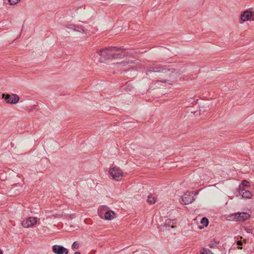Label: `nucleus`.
<instances>
[{"mask_svg":"<svg viewBox=\"0 0 254 254\" xmlns=\"http://www.w3.org/2000/svg\"><path fill=\"white\" fill-rule=\"evenodd\" d=\"M1 96L2 98H4L5 102L8 104H15L19 100L18 96L15 94L10 95L3 93Z\"/></svg>","mask_w":254,"mask_h":254,"instance_id":"obj_4","label":"nucleus"},{"mask_svg":"<svg viewBox=\"0 0 254 254\" xmlns=\"http://www.w3.org/2000/svg\"><path fill=\"white\" fill-rule=\"evenodd\" d=\"M108 207L106 206H101L98 209V213L99 216L102 217V212L106 211L104 214V218L106 220H111L115 218L116 213L112 210H107Z\"/></svg>","mask_w":254,"mask_h":254,"instance_id":"obj_2","label":"nucleus"},{"mask_svg":"<svg viewBox=\"0 0 254 254\" xmlns=\"http://www.w3.org/2000/svg\"><path fill=\"white\" fill-rule=\"evenodd\" d=\"M200 222L203 226L206 227L208 224V220L206 218L203 217L201 219Z\"/></svg>","mask_w":254,"mask_h":254,"instance_id":"obj_15","label":"nucleus"},{"mask_svg":"<svg viewBox=\"0 0 254 254\" xmlns=\"http://www.w3.org/2000/svg\"><path fill=\"white\" fill-rule=\"evenodd\" d=\"M174 223L171 220H167L166 222L164 224V227L166 228L171 227V228H174V226L173 225Z\"/></svg>","mask_w":254,"mask_h":254,"instance_id":"obj_14","label":"nucleus"},{"mask_svg":"<svg viewBox=\"0 0 254 254\" xmlns=\"http://www.w3.org/2000/svg\"><path fill=\"white\" fill-rule=\"evenodd\" d=\"M125 50L122 48L116 47H109L98 50L96 53L93 54V58L99 56V60L101 62H104L108 60H113L121 58L122 53Z\"/></svg>","mask_w":254,"mask_h":254,"instance_id":"obj_1","label":"nucleus"},{"mask_svg":"<svg viewBox=\"0 0 254 254\" xmlns=\"http://www.w3.org/2000/svg\"><path fill=\"white\" fill-rule=\"evenodd\" d=\"M236 219L239 221L243 222L248 219L250 215L246 212H237L235 214Z\"/></svg>","mask_w":254,"mask_h":254,"instance_id":"obj_10","label":"nucleus"},{"mask_svg":"<svg viewBox=\"0 0 254 254\" xmlns=\"http://www.w3.org/2000/svg\"><path fill=\"white\" fill-rule=\"evenodd\" d=\"M109 174L117 181H121L123 177L122 170L118 167L111 168L109 170Z\"/></svg>","mask_w":254,"mask_h":254,"instance_id":"obj_3","label":"nucleus"},{"mask_svg":"<svg viewBox=\"0 0 254 254\" xmlns=\"http://www.w3.org/2000/svg\"><path fill=\"white\" fill-rule=\"evenodd\" d=\"M65 27L74 31L82 33H85V31L83 29V28L82 27H80L78 25L74 24H69L68 25L65 26Z\"/></svg>","mask_w":254,"mask_h":254,"instance_id":"obj_12","label":"nucleus"},{"mask_svg":"<svg viewBox=\"0 0 254 254\" xmlns=\"http://www.w3.org/2000/svg\"><path fill=\"white\" fill-rule=\"evenodd\" d=\"M169 70V69L165 68V67L159 65L155 66H153L150 67V69L148 71V72H146V74H148L149 72H165L166 71Z\"/></svg>","mask_w":254,"mask_h":254,"instance_id":"obj_11","label":"nucleus"},{"mask_svg":"<svg viewBox=\"0 0 254 254\" xmlns=\"http://www.w3.org/2000/svg\"><path fill=\"white\" fill-rule=\"evenodd\" d=\"M20 0H8L9 4L10 5H14L17 4Z\"/></svg>","mask_w":254,"mask_h":254,"instance_id":"obj_19","label":"nucleus"},{"mask_svg":"<svg viewBox=\"0 0 254 254\" xmlns=\"http://www.w3.org/2000/svg\"><path fill=\"white\" fill-rule=\"evenodd\" d=\"M74 254H80V253L78 252H76L74 253Z\"/></svg>","mask_w":254,"mask_h":254,"instance_id":"obj_21","label":"nucleus"},{"mask_svg":"<svg viewBox=\"0 0 254 254\" xmlns=\"http://www.w3.org/2000/svg\"><path fill=\"white\" fill-rule=\"evenodd\" d=\"M241 19L242 21L245 22L248 20H254V13H252L251 11L247 10L243 12L241 16Z\"/></svg>","mask_w":254,"mask_h":254,"instance_id":"obj_7","label":"nucleus"},{"mask_svg":"<svg viewBox=\"0 0 254 254\" xmlns=\"http://www.w3.org/2000/svg\"><path fill=\"white\" fill-rule=\"evenodd\" d=\"M240 186H241L242 188H244V187H248L249 186V182L247 180H244L242 182V183Z\"/></svg>","mask_w":254,"mask_h":254,"instance_id":"obj_16","label":"nucleus"},{"mask_svg":"<svg viewBox=\"0 0 254 254\" xmlns=\"http://www.w3.org/2000/svg\"><path fill=\"white\" fill-rule=\"evenodd\" d=\"M79 243L77 242H74L72 245V248L73 249H78L79 248Z\"/></svg>","mask_w":254,"mask_h":254,"instance_id":"obj_18","label":"nucleus"},{"mask_svg":"<svg viewBox=\"0 0 254 254\" xmlns=\"http://www.w3.org/2000/svg\"><path fill=\"white\" fill-rule=\"evenodd\" d=\"M238 248L240 249H242V247H238Z\"/></svg>","mask_w":254,"mask_h":254,"instance_id":"obj_23","label":"nucleus"},{"mask_svg":"<svg viewBox=\"0 0 254 254\" xmlns=\"http://www.w3.org/2000/svg\"><path fill=\"white\" fill-rule=\"evenodd\" d=\"M194 200L193 192H187L183 196L181 203L184 204H188L191 203Z\"/></svg>","mask_w":254,"mask_h":254,"instance_id":"obj_5","label":"nucleus"},{"mask_svg":"<svg viewBox=\"0 0 254 254\" xmlns=\"http://www.w3.org/2000/svg\"><path fill=\"white\" fill-rule=\"evenodd\" d=\"M53 252L56 254H68L67 249L60 245H54L52 247Z\"/></svg>","mask_w":254,"mask_h":254,"instance_id":"obj_8","label":"nucleus"},{"mask_svg":"<svg viewBox=\"0 0 254 254\" xmlns=\"http://www.w3.org/2000/svg\"><path fill=\"white\" fill-rule=\"evenodd\" d=\"M133 63L132 60H127L126 61L122 62L120 63H118V67H123L127 66V65L129 66V65Z\"/></svg>","mask_w":254,"mask_h":254,"instance_id":"obj_13","label":"nucleus"},{"mask_svg":"<svg viewBox=\"0 0 254 254\" xmlns=\"http://www.w3.org/2000/svg\"><path fill=\"white\" fill-rule=\"evenodd\" d=\"M37 222V218L34 217H29L22 222V225L24 228H29L33 226Z\"/></svg>","mask_w":254,"mask_h":254,"instance_id":"obj_6","label":"nucleus"},{"mask_svg":"<svg viewBox=\"0 0 254 254\" xmlns=\"http://www.w3.org/2000/svg\"><path fill=\"white\" fill-rule=\"evenodd\" d=\"M0 254H2V252L1 250H0Z\"/></svg>","mask_w":254,"mask_h":254,"instance_id":"obj_22","label":"nucleus"},{"mask_svg":"<svg viewBox=\"0 0 254 254\" xmlns=\"http://www.w3.org/2000/svg\"><path fill=\"white\" fill-rule=\"evenodd\" d=\"M147 201L150 204H154L156 202V200H155V198L154 197L149 196L148 197Z\"/></svg>","mask_w":254,"mask_h":254,"instance_id":"obj_17","label":"nucleus"},{"mask_svg":"<svg viewBox=\"0 0 254 254\" xmlns=\"http://www.w3.org/2000/svg\"><path fill=\"white\" fill-rule=\"evenodd\" d=\"M237 244L239 246H241L242 245V242L241 241H237Z\"/></svg>","mask_w":254,"mask_h":254,"instance_id":"obj_20","label":"nucleus"},{"mask_svg":"<svg viewBox=\"0 0 254 254\" xmlns=\"http://www.w3.org/2000/svg\"><path fill=\"white\" fill-rule=\"evenodd\" d=\"M239 193L243 198H251L252 196V193L250 191L242 188L241 186L239 187Z\"/></svg>","mask_w":254,"mask_h":254,"instance_id":"obj_9","label":"nucleus"}]
</instances>
